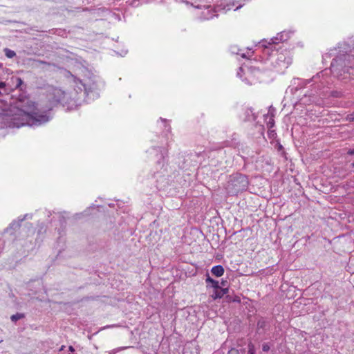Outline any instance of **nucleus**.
Masks as SVG:
<instances>
[{"label":"nucleus","mask_w":354,"mask_h":354,"mask_svg":"<svg viewBox=\"0 0 354 354\" xmlns=\"http://www.w3.org/2000/svg\"><path fill=\"white\" fill-rule=\"evenodd\" d=\"M257 326V332L258 333H261V330H266L267 329V327L268 326V322L265 318L261 317L258 320Z\"/></svg>","instance_id":"nucleus-16"},{"label":"nucleus","mask_w":354,"mask_h":354,"mask_svg":"<svg viewBox=\"0 0 354 354\" xmlns=\"http://www.w3.org/2000/svg\"><path fill=\"white\" fill-rule=\"evenodd\" d=\"M257 118V114L254 112L252 107H244L243 108V115L241 118L244 122H254Z\"/></svg>","instance_id":"nucleus-13"},{"label":"nucleus","mask_w":354,"mask_h":354,"mask_svg":"<svg viewBox=\"0 0 354 354\" xmlns=\"http://www.w3.org/2000/svg\"><path fill=\"white\" fill-rule=\"evenodd\" d=\"M127 53V50H123L122 53H120V55L124 56Z\"/></svg>","instance_id":"nucleus-41"},{"label":"nucleus","mask_w":354,"mask_h":354,"mask_svg":"<svg viewBox=\"0 0 354 354\" xmlns=\"http://www.w3.org/2000/svg\"><path fill=\"white\" fill-rule=\"evenodd\" d=\"M335 56L330 64L333 77L339 81H347L354 75V39L339 43L325 57Z\"/></svg>","instance_id":"nucleus-3"},{"label":"nucleus","mask_w":354,"mask_h":354,"mask_svg":"<svg viewBox=\"0 0 354 354\" xmlns=\"http://www.w3.org/2000/svg\"><path fill=\"white\" fill-rule=\"evenodd\" d=\"M3 51L5 53V55L8 58H13L15 56H16V53L14 50L9 49L8 48H5L3 49Z\"/></svg>","instance_id":"nucleus-24"},{"label":"nucleus","mask_w":354,"mask_h":354,"mask_svg":"<svg viewBox=\"0 0 354 354\" xmlns=\"http://www.w3.org/2000/svg\"><path fill=\"white\" fill-rule=\"evenodd\" d=\"M165 131L169 132L170 131L171 127L169 126L168 128L167 129V126L166 124L165 125Z\"/></svg>","instance_id":"nucleus-40"},{"label":"nucleus","mask_w":354,"mask_h":354,"mask_svg":"<svg viewBox=\"0 0 354 354\" xmlns=\"http://www.w3.org/2000/svg\"><path fill=\"white\" fill-rule=\"evenodd\" d=\"M229 301L235 302V303H240L241 299L239 296H235L233 299L229 298Z\"/></svg>","instance_id":"nucleus-29"},{"label":"nucleus","mask_w":354,"mask_h":354,"mask_svg":"<svg viewBox=\"0 0 354 354\" xmlns=\"http://www.w3.org/2000/svg\"><path fill=\"white\" fill-rule=\"evenodd\" d=\"M111 18H110L111 20H118L120 21L121 18L119 14L115 13H109Z\"/></svg>","instance_id":"nucleus-27"},{"label":"nucleus","mask_w":354,"mask_h":354,"mask_svg":"<svg viewBox=\"0 0 354 354\" xmlns=\"http://www.w3.org/2000/svg\"><path fill=\"white\" fill-rule=\"evenodd\" d=\"M211 296L214 300L221 299L223 297V295L222 291H221V286L218 289L214 290Z\"/></svg>","instance_id":"nucleus-21"},{"label":"nucleus","mask_w":354,"mask_h":354,"mask_svg":"<svg viewBox=\"0 0 354 354\" xmlns=\"http://www.w3.org/2000/svg\"><path fill=\"white\" fill-rule=\"evenodd\" d=\"M43 230H44V231H45V230H44V224L42 223V224H41V225L39 227V229L38 230V232H37V233H38V234H41V233L43 232Z\"/></svg>","instance_id":"nucleus-32"},{"label":"nucleus","mask_w":354,"mask_h":354,"mask_svg":"<svg viewBox=\"0 0 354 354\" xmlns=\"http://www.w3.org/2000/svg\"><path fill=\"white\" fill-rule=\"evenodd\" d=\"M147 153L156 160L158 166L160 167V171L154 173L153 177L156 178V187L159 189H164L169 185L168 174L167 173V167H165V160L166 151L164 148L160 147H152L149 148Z\"/></svg>","instance_id":"nucleus-7"},{"label":"nucleus","mask_w":354,"mask_h":354,"mask_svg":"<svg viewBox=\"0 0 354 354\" xmlns=\"http://www.w3.org/2000/svg\"><path fill=\"white\" fill-rule=\"evenodd\" d=\"M248 185L249 180L246 175L236 173L230 176L226 189L229 194L236 195L239 192L245 191Z\"/></svg>","instance_id":"nucleus-10"},{"label":"nucleus","mask_w":354,"mask_h":354,"mask_svg":"<svg viewBox=\"0 0 354 354\" xmlns=\"http://www.w3.org/2000/svg\"><path fill=\"white\" fill-rule=\"evenodd\" d=\"M59 214V221L62 227L64 226L66 223V219L68 218L69 213L64 211L58 213Z\"/></svg>","instance_id":"nucleus-19"},{"label":"nucleus","mask_w":354,"mask_h":354,"mask_svg":"<svg viewBox=\"0 0 354 354\" xmlns=\"http://www.w3.org/2000/svg\"><path fill=\"white\" fill-rule=\"evenodd\" d=\"M75 86L82 102L90 103L100 97V93L104 86V82L100 77L92 75L80 80Z\"/></svg>","instance_id":"nucleus-5"},{"label":"nucleus","mask_w":354,"mask_h":354,"mask_svg":"<svg viewBox=\"0 0 354 354\" xmlns=\"http://www.w3.org/2000/svg\"><path fill=\"white\" fill-rule=\"evenodd\" d=\"M9 86L8 84L3 81H0V89Z\"/></svg>","instance_id":"nucleus-31"},{"label":"nucleus","mask_w":354,"mask_h":354,"mask_svg":"<svg viewBox=\"0 0 354 354\" xmlns=\"http://www.w3.org/2000/svg\"><path fill=\"white\" fill-rule=\"evenodd\" d=\"M347 156L349 157L350 167L354 169V148L348 150Z\"/></svg>","instance_id":"nucleus-20"},{"label":"nucleus","mask_w":354,"mask_h":354,"mask_svg":"<svg viewBox=\"0 0 354 354\" xmlns=\"http://www.w3.org/2000/svg\"><path fill=\"white\" fill-rule=\"evenodd\" d=\"M230 354H238V351L236 350L231 351Z\"/></svg>","instance_id":"nucleus-38"},{"label":"nucleus","mask_w":354,"mask_h":354,"mask_svg":"<svg viewBox=\"0 0 354 354\" xmlns=\"http://www.w3.org/2000/svg\"><path fill=\"white\" fill-rule=\"evenodd\" d=\"M21 225V223L20 222L19 218H17V220H13L9 224V225L3 230V231L2 232V235L8 233L15 239L16 238L15 233L17 230H19Z\"/></svg>","instance_id":"nucleus-12"},{"label":"nucleus","mask_w":354,"mask_h":354,"mask_svg":"<svg viewBox=\"0 0 354 354\" xmlns=\"http://www.w3.org/2000/svg\"><path fill=\"white\" fill-rule=\"evenodd\" d=\"M25 317V314L22 313H17L10 317V319L12 322L16 323L18 320Z\"/></svg>","instance_id":"nucleus-22"},{"label":"nucleus","mask_w":354,"mask_h":354,"mask_svg":"<svg viewBox=\"0 0 354 354\" xmlns=\"http://www.w3.org/2000/svg\"><path fill=\"white\" fill-rule=\"evenodd\" d=\"M227 283H228V282H227V280H224V279H222V280H221V286H222L223 287H226V286H227Z\"/></svg>","instance_id":"nucleus-34"},{"label":"nucleus","mask_w":354,"mask_h":354,"mask_svg":"<svg viewBox=\"0 0 354 354\" xmlns=\"http://www.w3.org/2000/svg\"><path fill=\"white\" fill-rule=\"evenodd\" d=\"M64 346H62L59 350L62 351V350H64Z\"/></svg>","instance_id":"nucleus-44"},{"label":"nucleus","mask_w":354,"mask_h":354,"mask_svg":"<svg viewBox=\"0 0 354 354\" xmlns=\"http://www.w3.org/2000/svg\"><path fill=\"white\" fill-rule=\"evenodd\" d=\"M242 4H239L238 6H236V7L234 9V10H236L238 9H239L240 8L242 7Z\"/></svg>","instance_id":"nucleus-37"},{"label":"nucleus","mask_w":354,"mask_h":354,"mask_svg":"<svg viewBox=\"0 0 354 354\" xmlns=\"http://www.w3.org/2000/svg\"><path fill=\"white\" fill-rule=\"evenodd\" d=\"M1 90L3 98H0V129L19 128L25 125L39 127L50 120L46 110L35 106V102L24 93L15 97L10 94L12 89L10 86Z\"/></svg>","instance_id":"nucleus-1"},{"label":"nucleus","mask_w":354,"mask_h":354,"mask_svg":"<svg viewBox=\"0 0 354 354\" xmlns=\"http://www.w3.org/2000/svg\"><path fill=\"white\" fill-rule=\"evenodd\" d=\"M277 150L279 151H283V147L280 144V143H278L277 145Z\"/></svg>","instance_id":"nucleus-35"},{"label":"nucleus","mask_w":354,"mask_h":354,"mask_svg":"<svg viewBox=\"0 0 354 354\" xmlns=\"http://www.w3.org/2000/svg\"><path fill=\"white\" fill-rule=\"evenodd\" d=\"M47 97L51 106L46 107L45 109L39 107L38 104H35V106L42 111L46 110L50 119L52 118L50 115L52 106L59 105L65 109L66 111H71L80 106L82 102L76 86H75L73 90L67 91L59 88L52 87L48 91Z\"/></svg>","instance_id":"nucleus-4"},{"label":"nucleus","mask_w":354,"mask_h":354,"mask_svg":"<svg viewBox=\"0 0 354 354\" xmlns=\"http://www.w3.org/2000/svg\"><path fill=\"white\" fill-rule=\"evenodd\" d=\"M273 124H274V123H273V122H271L270 121V122H268V126L270 128H271V127L273 126Z\"/></svg>","instance_id":"nucleus-39"},{"label":"nucleus","mask_w":354,"mask_h":354,"mask_svg":"<svg viewBox=\"0 0 354 354\" xmlns=\"http://www.w3.org/2000/svg\"><path fill=\"white\" fill-rule=\"evenodd\" d=\"M248 353L247 354H256V348L252 343H249L248 345Z\"/></svg>","instance_id":"nucleus-25"},{"label":"nucleus","mask_w":354,"mask_h":354,"mask_svg":"<svg viewBox=\"0 0 354 354\" xmlns=\"http://www.w3.org/2000/svg\"><path fill=\"white\" fill-rule=\"evenodd\" d=\"M348 119L350 120V121H354V111L348 115Z\"/></svg>","instance_id":"nucleus-33"},{"label":"nucleus","mask_w":354,"mask_h":354,"mask_svg":"<svg viewBox=\"0 0 354 354\" xmlns=\"http://www.w3.org/2000/svg\"><path fill=\"white\" fill-rule=\"evenodd\" d=\"M0 98H3V93L1 89H0Z\"/></svg>","instance_id":"nucleus-42"},{"label":"nucleus","mask_w":354,"mask_h":354,"mask_svg":"<svg viewBox=\"0 0 354 354\" xmlns=\"http://www.w3.org/2000/svg\"><path fill=\"white\" fill-rule=\"evenodd\" d=\"M230 52L232 54L240 55L243 58H247V55L245 53H242V50L240 49L237 46H231L230 47Z\"/></svg>","instance_id":"nucleus-18"},{"label":"nucleus","mask_w":354,"mask_h":354,"mask_svg":"<svg viewBox=\"0 0 354 354\" xmlns=\"http://www.w3.org/2000/svg\"><path fill=\"white\" fill-rule=\"evenodd\" d=\"M162 122L166 123V120H163L162 118H160Z\"/></svg>","instance_id":"nucleus-43"},{"label":"nucleus","mask_w":354,"mask_h":354,"mask_svg":"<svg viewBox=\"0 0 354 354\" xmlns=\"http://www.w3.org/2000/svg\"><path fill=\"white\" fill-rule=\"evenodd\" d=\"M68 350H69L71 352H74V351H75V349H74V348H73L72 346H69V347H68Z\"/></svg>","instance_id":"nucleus-36"},{"label":"nucleus","mask_w":354,"mask_h":354,"mask_svg":"<svg viewBox=\"0 0 354 354\" xmlns=\"http://www.w3.org/2000/svg\"><path fill=\"white\" fill-rule=\"evenodd\" d=\"M292 33L290 30H283L270 40H261L257 46V50H261L264 56H267V59L271 61L273 68L279 73H283L292 62V52L286 48H283V43Z\"/></svg>","instance_id":"nucleus-2"},{"label":"nucleus","mask_w":354,"mask_h":354,"mask_svg":"<svg viewBox=\"0 0 354 354\" xmlns=\"http://www.w3.org/2000/svg\"><path fill=\"white\" fill-rule=\"evenodd\" d=\"M205 277V282L207 287L209 286L212 288L214 290L215 289H218L221 286L219 281L212 278L208 272H207Z\"/></svg>","instance_id":"nucleus-14"},{"label":"nucleus","mask_w":354,"mask_h":354,"mask_svg":"<svg viewBox=\"0 0 354 354\" xmlns=\"http://www.w3.org/2000/svg\"><path fill=\"white\" fill-rule=\"evenodd\" d=\"M236 75L246 84H254L267 82L270 71L259 66L244 64L239 67Z\"/></svg>","instance_id":"nucleus-8"},{"label":"nucleus","mask_w":354,"mask_h":354,"mask_svg":"<svg viewBox=\"0 0 354 354\" xmlns=\"http://www.w3.org/2000/svg\"><path fill=\"white\" fill-rule=\"evenodd\" d=\"M270 349V346L269 345V343H263L262 344V351L263 352H268Z\"/></svg>","instance_id":"nucleus-28"},{"label":"nucleus","mask_w":354,"mask_h":354,"mask_svg":"<svg viewBox=\"0 0 354 354\" xmlns=\"http://www.w3.org/2000/svg\"><path fill=\"white\" fill-rule=\"evenodd\" d=\"M211 272L214 277H220L223 275L225 270L223 266L217 265L212 268Z\"/></svg>","instance_id":"nucleus-15"},{"label":"nucleus","mask_w":354,"mask_h":354,"mask_svg":"<svg viewBox=\"0 0 354 354\" xmlns=\"http://www.w3.org/2000/svg\"><path fill=\"white\" fill-rule=\"evenodd\" d=\"M326 74L327 73L326 71H322L313 76L310 80H308V83L313 82L311 85L313 89L306 93L304 96L312 97L313 100H310L312 102H315L316 95H319L320 97H326L328 95L335 98H339L343 95V91L342 90H333L330 91L325 90L326 88H330L329 86L330 82Z\"/></svg>","instance_id":"nucleus-6"},{"label":"nucleus","mask_w":354,"mask_h":354,"mask_svg":"<svg viewBox=\"0 0 354 354\" xmlns=\"http://www.w3.org/2000/svg\"><path fill=\"white\" fill-rule=\"evenodd\" d=\"M12 81L13 83H15V89H18L19 92L23 91L24 86V80L19 77H12Z\"/></svg>","instance_id":"nucleus-17"},{"label":"nucleus","mask_w":354,"mask_h":354,"mask_svg":"<svg viewBox=\"0 0 354 354\" xmlns=\"http://www.w3.org/2000/svg\"><path fill=\"white\" fill-rule=\"evenodd\" d=\"M192 156V154L191 153H179L176 160L178 167L181 169H187L190 165L189 161L191 160Z\"/></svg>","instance_id":"nucleus-11"},{"label":"nucleus","mask_w":354,"mask_h":354,"mask_svg":"<svg viewBox=\"0 0 354 354\" xmlns=\"http://www.w3.org/2000/svg\"><path fill=\"white\" fill-rule=\"evenodd\" d=\"M221 291H222V293L224 296L225 295L227 294L229 290L227 287H221Z\"/></svg>","instance_id":"nucleus-30"},{"label":"nucleus","mask_w":354,"mask_h":354,"mask_svg":"<svg viewBox=\"0 0 354 354\" xmlns=\"http://www.w3.org/2000/svg\"><path fill=\"white\" fill-rule=\"evenodd\" d=\"M95 207V205L93 206H91L89 207H88L85 211H84L83 212H81V213H77L74 216H75V219H80L81 218L82 216H88L90 214V212H89V210L92 208H93Z\"/></svg>","instance_id":"nucleus-23"},{"label":"nucleus","mask_w":354,"mask_h":354,"mask_svg":"<svg viewBox=\"0 0 354 354\" xmlns=\"http://www.w3.org/2000/svg\"><path fill=\"white\" fill-rule=\"evenodd\" d=\"M214 2V0H195L192 6L198 9H203L204 10L201 12V19L203 20H211L213 19L214 17L217 16L218 12L223 11L225 12L232 9L235 6V3H227L226 5L221 3L217 5L216 8H212L211 3Z\"/></svg>","instance_id":"nucleus-9"},{"label":"nucleus","mask_w":354,"mask_h":354,"mask_svg":"<svg viewBox=\"0 0 354 354\" xmlns=\"http://www.w3.org/2000/svg\"><path fill=\"white\" fill-rule=\"evenodd\" d=\"M32 218V214H26L23 216H20L18 217V218L21 223L23 222L26 219H31Z\"/></svg>","instance_id":"nucleus-26"}]
</instances>
